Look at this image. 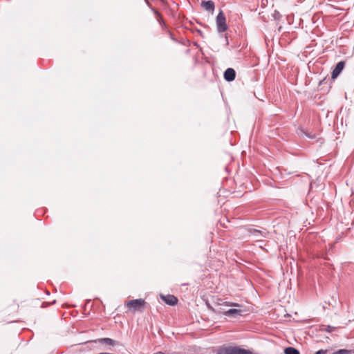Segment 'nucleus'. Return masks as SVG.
Returning <instances> with one entry per match:
<instances>
[{"mask_svg":"<svg viewBox=\"0 0 354 354\" xmlns=\"http://www.w3.org/2000/svg\"><path fill=\"white\" fill-rule=\"evenodd\" d=\"M147 302L143 299L129 300L125 302L128 311L131 313L142 312L146 308Z\"/></svg>","mask_w":354,"mask_h":354,"instance_id":"nucleus-1","label":"nucleus"},{"mask_svg":"<svg viewBox=\"0 0 354 354\" xmlns=\"http://www.w3.org/2000/svg\"><path fill=\"white\" fill-rule=\"evenodd\" d=\"M217 354H252V353L249 350L238 346H228L221 348Z\"/></svg>","mask_w":354,"mask_h":354,"instance_id":"nucleus-2","label":"nucleus"},{"mask_svg":"<svg viewBox=\"0 0 354 354\" xmlns=\"http://www.w3.org/2000/svg\"><path fill=\"white\" fill-rule=\"evenodd\" d=\"M216 25L219 32H225L227 29L226 19L222 11H220L216 17Z\"/></svg>","mask_w":354,"mask_h":354,"instance_id":"nucleus-3","label":"nucleus"},{"mask_svg":"<svg viewBox=\"0 0 354 354\" xmlns=\"http://www.w3.org/2000/svg\"><path fill=\"white\" fill-rule=\"evenodd\" d=\"M344 66H345L344 62H339V63H337L335 68L333 69V71L332 72V74H331L332 79L335 80V78L337 77V76L339 75V73L343 70Z\"/></svg>","mask_w":354,"mask_h":354,"instance_id":"nucleus-4","label":"nucleus"},{"mask_svg":"<svg viewBox=\"0 0 354 354\" xmlns=\"http://www.w3.org/2000/svg\"><path fill=\"white\" fill-rule=\"evenodd\" d=\"M161 298L167 304L171 306H174L178 302V299L171 295H161Z\"/></svg>","mask_w":354,"mask_h":354,"instance_id":"nucleus-5","label":"nucleus"},{"mask_svg":"<svg viewBox=\"0 0 354 354\" xmlns=\"http://www.w3.org/2000/svg\"><path fill=\"white\" fill-rule=\"evenodd\" d=\"M235 76H236L235 71L232 68H229L225 71L224 78L227 81H229V82L233 81L235 79Z\"/></svg>","mask_w":354,"mask_h":354,"instance_id":"nucleus-6","label":"nucleus"},{"mask_svg":"<svg viewBox=\"0 0 354 354\" xmlns=\"http://www.w3.org/2000/svg\"><path fill=\"white\" fill-rule=\"evenodd\" d=\"M218 312L221 313H223L225 315L235 317V316H236L238 315H241V313H242V310H239V309L232 308V309H230V310H226V311H221V310Z\"/></svg>","mask_w":354,"mask_h":354,"instance_id":"nucleus-7","label":"nucleus"},{"mask_svg":"<svg viewBox=\"0 0 354 354\" xmlns=\"http://www.w3.org/2000/svg\"><path fill=\"white\" fill-rule=\"evenodd\" d=\"M201 6L207 11L213 12L214 10V3L212 1H202Z\"/></svg>","mask_w":354,"mask_h":354,"instance_id":"nucleus-8","label":"nucleus"},{"mask_svg":"<svg viewBox=\"0 0 354 354\" xmlns=\"http://www.w3.org/2000/svg\"><path fill=\"white\" fill-rule=\"evenodd\" d=\"M98 342L102 344H106L110 346H114L115 345V341L111 338H101L99 339Z\"/></svg>","mask_w":354,"mask_h":354,"instance_id":"nucleus-9","label":"nucleus"},{"mask_svg":"<svg viewBox=\"0 0 354 354\" xmlns=\"http://www.w3.org/2000/svg\"><path fill=\"white\" fill-rule=\"evenodd\" d=\"M285 354H300L299 351L293 347H288L284 351Z\"/></svg>","mask_w":354,"mask_h":354,"instance_id":"nucleus-10","label":"nucleus"},{"mask_svg":"<svg viewBox=\"0 0 354 354\" xmlns=\"http://www.w3.org/2000/svg\"><path fill=\"white\" fill-rule=\"evenodd\" d=\"M351 351L346 349H340L333 354H350Z\"/></svg>","mask_w":354,"mask_h":354,"instance_id":"nucleus-11","label":"nucleus"},{"mask_svg":"<svg viewBox=\"0 0 354 354\" xmlns=\"http://www.w3.org/2000/svg\"><path fill=\"white\" fill-rule=\"evenodd\" d=\"M227 306H239V305L236 303H227L226 304Z\"/></svg>","mask_w":354,"mask_h":354,"instance_id":"nucleus-12","label":"nucleus"},{"mask_svg":"<svg viewBox=\"0 0 354 354\" xmlns=\"http://www.w3.org/2000/svg\"><path fill=\"white\" fill-rule=\"evenodd\" d=\"M154 354H164L163 353H161V352H158V353H156Z\"/></svg>","mask_w":354,"mask_h":354,"instance_id":"nucleus-13","label":"nucleus"}]
</instances>
